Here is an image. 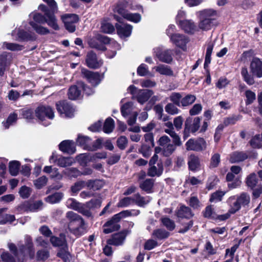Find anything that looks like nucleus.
Listing matches in <instances>:
<instances>
[{"instance_id": "f257e3e1", "label": "nucleus", "mask_w": 262, "mask_h": 262, "mask_svg": "<svg viewBox=\"0 0 262 262\" xmlns=\"http://www.w3.org/2000/svg\"><path fill=\"white\" fill-rule=\"evenodd\" d=\"M66 217L69 221V229L73 234L79 236L86 232L85 223L81 216L70 211L67 212Z\"/></svg>"}, {"instance_id": "f03ea898", "label": "nucleus", "mask_w": 262, "mask_h": 262, "mask_svg": "<svg viewBox=\"0 0 262 262\" xmlns=\"http://www.w3.org/2000/svg\"><path fill=\"white\" fill-rule=\"evenodd\" d=\"M200 22L198 30L207 31L214 25V20L219 16V12L214 9H208L199 12Z\"/></svg>"}, {"instance_id": "7ed1b4c3", "label": "nucleus", "mask_w": 262, "mask_h": 262, "mask_svg": "<svg viewBox=\"0 0 262 262\" xmlns=\"http://www.w3.org/2000/svg\"><path fill=\"white\" fill-rule=\"evenodd\" d=\"M8 247L14 257L8 252H4L1 255L3 262H24L26 255L23 245L19 246V249L13 243H8Z\"/></svg>"}, {"instance_id": "20e7f679", "label": "nucleus", "mask_w": 262, "mask_h": 262, "mask_svg": "<svg viewBox=\"0 0 262 262\" xmlns=\"http://www.w3.org/2000/svg\"><path fill=\"white\" fill-rule=\"evenodd\" d=\"M201 118L199 117L192 118L189 117L186 118L184 124L183 132L184 138H187L190 133H195L200 127Z\"/></svg>"}, {"instance_id": "39448f33", "label": "nucleus", "mask_w": 262, "mask_h": 262, "mask_svg": "<svg viewBox=\"0 0 262 262\" xmlns=\"http://www.w3.org/2000/svg\"><path fill=\"white\" fill-rule=\"evenodd\" d=\"M33 21L30 22V25L32 27L36 33L45 35L49 33V30L39 25L38 24H45L46 21V17L42 14L36 13L33 14Z\"/></svg>"}, {"instance_id": "423d86ee", "label": "nucleus", "mask_w": 262, "mask_h": 262, "mask_svg": "<svg viewBox=\"0 0 262 262\" xmlns=\"http://www.w3.org/2000/svg\"><path fill=\"white\" fill-rule=\"evenodd\" d=\"M185 146L187 150L202 151L206 149L207 145L204 138H199L190 139L186 142Z\"/></svg>"}, {"instance_id": "0eeeda50", "label": "nucleus", "mask_w": 262, "mask_h": 262, "mask_svg": "<svg viewBox=\"0 0 262 262\" xmlns=\"http://www.w3.org/2000/svg\"><path fill=\"white\" fill-rule=\"evenodd\" d=\"M168 36L170 38V42L178 48L185 51L186 45L189 42V38L184 34L180 33H173L169 34L168 30Z\"/></svg>"}, {"instance_id": "6e6552de", "label": "nucleus", "mask_w": 262, "mask_h": 262, "mask_svg": "<svg viewBox=\"0 0 262 262\" xmlns=\"http://www.w3.org/2000/svg\"><path fill=\"white\" fill-rule=\"evenodd\" d=\"M227 203L229 207V209L228 213L219 217V219L221 220H225L228 219L231 214L236 213L241 208L238 200L235 195L229 197L227 200Z\"/></svg>"}, {"instance_id": "1a4fd4ad", "label": "nucleus", "mask_w": 262, "mask_h": 262, "mask_svg": "<svg viewBox=\"0 0 262 262\" xmlns=\"http://www.w3.org/2000/svg\"><path fill=\"white\" fill-rule=\"evenodd\" d=\"M56 105L57 111L61 116L69 118L74 116L75 109L67 101H59L56 103Z\"/></svg>"}, {"instance_id": "9d476101", "label": "nucleus", "mask_w": 262, "mask_h": 262, "mask_svg": "<svg viewBox=\"0 0 262 262\" xmlns=\"http://www.w3.org/2000/svg\"><path fill=\"white\" fill-rule=\"evenodd\" d=\"M62 21L67 30L74 32L76 30L75 24L79 21V17L75 14H66L61 16Z\"/></svg>"}, {"instance_id": "9b49d317", "label": "nucleus", "mask_w": 262, "mask_h": 262, "mask_svg": "<svg viewBox=\"0 0 262 262\" xmlns=\"http://www.w3.org/2000/svg\"><path fill=\"white\" fill-rule=\"evenodd\" d=\"M49 161L51 163H56L58 166L62 167L70 166L75 163V160L72 157L63 156L57 157L54 154L50 157Z\"/></svg>"}, {"instance_id": "f8f14e48", "label": "nucleus", "mask_w": 262, "mask_h": 262, "mask_svg": "<svg viewBox=\"0 0 262 262\" xmlns=\"http://www.w3.org/2000/svg\"><path fill=\"white\" fill-rule=\"evenodd\" d=\"M36 116L40 121H43L46 117L50 119L54 117V112L50 106H39L35 110Z\"/></svg>"}, {"instance_id": "ddd939ff", "label": "nucleus", "mask_w": 262, "mask_h": 262, "mask_svg": "<svg viewBox=\"0 0 262 262\" xmlns=\"http://www.w3.org/2000/svg\"><path fill=\"white\" fill-rule=\"evenodd\" d=\"M50 242L54 247H63V251L58 252L57 255L58 257L63 258V256L67 253V247L65 237L61 236L60 237L51 236Z\"/></svg>"}, {"instance_id": "4468645a", "label": "nucleus", "mask_w": 262, "mask_h": 262, "mask_svg": "<svg viewBox=\"0 0 262 262\" xmlns=\"http://www.w3.org/2000/svg\"><path fill=\"white\" fill-rule=\"evenodd\" d=\"M81 73L83 77L93 85L96 86L100 82V75L98 72L89 71L85 69H82Z\"/></svg>"}, {"instance_id": "2eb2a0df", "label": "nucleus", "mask_w": 262, "mask_h": 262, "mask_svg": "<svg viewBox=\"0 0 262 262\" xmlns=\"http://www.w3.org/2000/svg\"><path fill=\"white\" fill-rule=\"evenodd\" d=\"M172 140L165 136V156H169L175 150L176 146L180 144V138L178 137V142L174 141L175 137H171Z\"/></svg>"}, {"instance_id": "dca6fc26", "label": "nucleus", "mask_w": 262, "mask_h": 262, "mask_svg": "<svg viewBox=\"0 0 262 262\" xmlns=\"http://www.w3.org/2000/svg\"><path fill=\"white\" fill-rule=\"evenodd\" d=\"M178 25L185 32L188 34H194L199 31L197 26L191 20H179Z\"/></svg>"}, {"instance_id": "f3484780", "label": "nucleus", "mask_w": 262, "mask_h": 262, "mask_svg": "<svg viewBox=\"0 0 262 262\" xmlns=\"http://www.w3.org/2000/svg\"><path fill=\"white\" fill-rule=\"evenodd\" d=\"M86 63L87 66L90 68L98 69L102 65L103 61L97 58L96 54L94 52L91 51L87 54Z\"/></svg>"}, {"instance_id": "a211bd4d", "label": "nucleus", "mask_w": 262, "mask_h": 262, "mask_svg": "<svg viewBox=\"0 0 262 262\" xmlns=\"http://www.w3.org/2000/svg\"><path fill=\"white\" fill-rule=\"evenodd\" d=\"M115 217L114 215L111 220L107 221L103 226V232L105 234L110 233L115 231L119 230L120 228V226L119 224L120 221L119 219Z\"/></svg>"}, {"instance_id": "6ab92c4d", "label": "nucleus", "mask_w": 262, "mask_h": 262, "mask_svg": "<svg viewBox=\"0 0 262 262\" xmlns=\"http://www.w3.org/2000/svg\"><path fill=\"white\" fill-rule=\"evenodd\" d=\"M250 69L253 74L257 77H262V61L259 58L257 57L253 58L251 62Z\"/></svg>"}, {"instance_id": "aec40b11", "label": "nucleus", "mask_w": 262, "mask_h": 262, "mask_svg": "<svg viewBox=\"0 0 262 262\" xmlns=\"http://www.w3.org/2000/svg\"><path fill=\"white\" fill-rule=\"evenodd\" d=\"M59 149L63 152L73 154L76 151L74 142L72 140H64L59 145Z\"/></svg>"}, {"instance_id": "412c9836", "label": "nucleus", "mask_w": 262, "mask_h": 262, "mask_svg": "<svg viewBox=\"0 0 262 262\" xmlns=\"http://www.w3.org/2000/svg\"><path fill=\"white\" fill-rule=\"evenodd\" d=\"M116 27L118 34L121 37H128L130 36L133 29L131 25L125 24H116Z\"/></svg>"}, {"instance_id": "4be33fe9", "label": "nucleus", "mask_w": 262, "mask_h": 262, "mask_svg": "<svg viewBox=\"0 0 262 262\" xmlns=\"http://www.w3.org/2000/svg\"><path fill=\"white\" fill-rule=\"evenodd\" d=\"M153 92L150 90H139L137 96V99L140 104H144L153 94Z\"/></svg>"}, {"instance_id": "5701e85b", "label": "nucleus", "mask_w": 262, "mask_h": 262, "mask_svg": "<svg viewBox=\"0 0 262 262\" xmlns=\"http://www.w3.org/2000/svg\"><path fill=\"white\" fill-rule=\"evenodd\" d=\"M11 61V56L6 53L0 55V76L4 75L6 67L9 65Z\"/></svg>"}, {"instance_id": "b1692460", "label": "nucleus", "mask_w": 262, "mask_h": 262, "mask_svg": "<svg viewBox=\"0 0 262 262\" xmlns=\"http://www.w3.org/2000/svg\"><path fill=\"white\" fill-rule=\"evenodd\" d=\"M126 237L124 232H119L113 235L112 238L107 241V244L115 246H119L122 244Z\"/></svg>"}, {"instance_id": "393cba45", "label": "nucleus", "mask_w": 262, "mask_h": 262, "mask_svg": "<svg viewBox=\"0 0 262 262\" xmlns=\"http://www.w3.org/2000/svg\"><path fill=\"white\" fill-rule=\"evenodd\" d=\"M154 165L155 164L150 165V167L148 170L147 175L149 177H159L162 174L163 166L162 162L160 161V162L158 163V168Z\"/></svg>"}, {"instance_id": "a878e982", "label": "nucleus", "mask_w": 262, "mask_h": 262, "mask_svg": "<svg viewBox=\"0 0 262 262\" xmlns=\"http://www.w3.org/2000/svg\"><path fill=\"white\" fill-rule=\"evenodd\" d=\"M188 165L190 170L195 171L200 167V161L198 156L191 155L188 158Z\"/></svg>"}, {"instance_id": "bb28decb", "label": "nucleus", "mask_w": 262, "mask_h": 262, "mask_svg": "<svg viewBox=\"0 0 262 262\" xmlns=\"http://www.w3.org/2000/svg\"><path fill=\"white\" fill-rule=\"evenodd\" d=\"M6 208L0 209V225H4L7 223H11L15 220L14 215L3 214Z\"/></svg>"}, {"instance_id": "cd10ccee", "label": "nucleus", "mask_w": 262, "mask_h": 262, "mask_svg": "<svg viewBox=\"0 0 262 262\" xmlns=\"http://www.w3.org/2000/svg\"><path fill=\"white\" fill-rule=\"evenodd\" d=\"M248 158V155L244 152L235 151L230 155L229 161L231 163L243 161Z\"/></svg>"}, {"instance_id": "c85d7f7f", "label": "nucleus", "mask_w": 262, "mask_h": 262, "mask_svg": "<svg viewBox=\"0 0 262 262\" xmlns=\"http://www.w3.org/2000/svg\"><path fill=\"white\" fill-rule=\"evenodd\" d=\"M91 139L88 136L79 135L76 140L77 144L82 147L84 149L88 150Z\"/></svg>"}, {"instance_id": "c756f323", "label": "nucleus", "mask_w": 262, "mask_h": 262, "mask_svg": "<svg viewBox=\"0 0 262 262\" xmlns=\"http://www.w3.org/2000/svg\"><path fill=\"white\" fill-rule=\"evenodd\" d=\"M177 215L179 217L189 218L192 216V214L190 208L182 205L178 210Z\"/></svg>"}, {"instance_id": "7c9ffc66", "label": "nucleus", "mask_w": 262, "mask_h": 262, "mask_svg": "<svg viewBox=\"0 0 262 262\" xmlns=\"http://www.w3.org/2000/svg\"><path fill=\"white\" fill-rule=\"evenodd\" d=\"M133 203L138 206L143 207L149 202L148 198L142 196L139 193L135 194L133 196Z\"/></svg>"}, {"instance_id": "2f4dec72", "label": "nucleus", "mask_w": 262, "mask_h": 262, "mask_svg": "<svg viewBox=\"0 0 262 262\" xmlns=\"http://www.w3.org/2000/svg\"><path fill=\"white\" fill-rule=\"evenodd\" d=\"M43 203L41 201H38L33 204H29L28 203H25L23 205V207L26 211L35 212L40 209Z\"/></svg>"}, {"instance_id": "473e14b6", "label": "nucleus", "mask_w": 262, "mask_h": 262, "mask_svg": "<svg viewBox=\"0 0 262 262\" xmlns=\"http://www.w3.org/2000/svg\"><path fill=\"white\" fill-rule=\"evenodd\" d=\"M63 197V194L62 192H57L48 196L46 198L45 201L51 204H55L59 203Z\"/></svg>"}, {"instance_id": "72a5a7b5", "label": "nucleus", "mask_w": 262, "mask_h": 262, "mask_svg": "<svg viewBox=\"0 0 262 262\" xmlns=\"http://www.w3.org/2000/svg\"><path fill=\"white\" fill-rule=\"evenodd\" d=\"M140 213V211L139 210H124L120 213L115 214V217L118 219H119L120 221L122 218L126 217L127 216H137Z\"/></svg>"}, {"instance_id": "f704fd0d", "label": "nucleus", "mask_w": 262, "mask_h": 262, "mask_svg": "<svg viewBox=\"0 0 262 262\" xmlns=\"http://www.w3.org/2000/svg\"><path fill=\"white\" fill-rule=\"evenodd\" d=\"M103 183L99 180H89L86 182V186L89 189H92L94 190H99L103 186Z\"/></svg>"}, {"instance_id": "c9c22d12", "label": "nucleus", "mask_w": 262, "mask_h": 262, "mask_svg": "<svg viewBox=\"0 0 262 262\" xmlns=\"http://www.w3.org/2000/svg\"><path fill=\"white\" fill-rule=\"evenodd\" d=\"M214 47V43L212 41H209L207 43V47L206 50V53L205 56V60L204 63V68H206V67L211 62V55L212 52L213 48Z\"/></svg>"}, {"instance_id": "e433bc0d", "label": "nucleus", "mask_w": 262, "mask_h": 262, "mask_svg": "<svg viewBox=\"0 0 262 262\" xmlns=\"http://www.w3.org/2000/svg\"><path fill=\"white\" fill-rule=\"evenodd\" d=\"M46 17L48 18L46 19V21L48 25L52 27L53 29L57 30L59 29V26L57 23V20L53 14L50 13H46Z\"/></svg>"}, {"instance_id": "4c0bfd02", "label": "nucleus", "mask_w": 262, "mask_h": 262, "mask_svg": "<svg viewBox=\"0 0 262 262\" xmlns=\"http://www.w3.org/2000/svg\"><path fill=\"white\" fill-rule=\"evenodd\" d=\"M23 245V244H21ZM19 246H21V245H18ZM25 247L24 248V252L26 250V247H27V250L29 253V256L30 258H32L34 257V251L33 250V244L32 242V239L30 236H26L25 237V246L23 245ZM26 254V253H25Z\"/></svg>"}, {"instance_id": "58836bf2", "label": "nucleus", "mask_w": 262, "mask_h": 262, "mask_svg": "<svg viewBox=\"0 0 262 262\" xmlns=\"http://www.w3.org/2000/svg\"><path fill=\"white\" fill-rule=\"evenodd\" d=\"M81 91L79 90L76 85H73L69 88L68 96L71 100L77 99L80 95Z\"/></svg>"}, {"instance_id": "ea45409f", "label": "nucleus", "mask_w": 262, "mask_h": 262, "mask_svg": "<svg viewBox=\"0 0 262 262\" xmlns=\"http://www.w3.org/2000/svg\"><path fill=\"white\" fill-rule=\"evenodd\" d=\"M241 206H246L249 205L250 202V196L247 193L243 192L239 195L236 196Z\"/></svg>"}, {"instance_id": "a19ab883", "label": "nucleus", "mask_w": 262, "mask_h": 262, "mask_svg": "<svg viewBox=\"0 0 262 262\" xmlns=\"http://www.w3.org/2000/svg\"><path fill=\"white\" fill-rule=\"evenodd\" d=\"M154 181L151 179H146L140 183V188L147 192H149L153 186Z\"/></svg>"}, {"instance_id": "79ce46f5", "label": "nucleus", "mask_w": 262, "mask_h": 262, "mask_svg": "<svg viewBox=\"0 0 262 262\" xmlns=\"http://www.w3.org/2000/svg\"><path fill=\"white\" fill-rule=\"evenodd\" d=\"M62 173L70 178H77L81 175L80 171L74 167L67 168L62 171Z\"/></svg>"}, {"instance_id": "37998d69", "label": "nucleus", "mask_w": 262, "mask_h": 262, "mask_svg": "<svg viewBox=\"0 0 262 262\" xmlns=\"http://www.w3.org/2000/svg\"><path fill=\"white\" fill-rule=\"evenodd\" d=\"M221 162V156L219 153L213 154L210 158L209 168H214L217 167Z\"/></svg>"}, {"instance_id": "c03bdc74", "label": "nucleus", "mask_w": 262, "mask_h": 262, "mask_svg": "<svg viewBox=\"0 0 262 262\" xmlns=\"http://www.w3.org/2000/svg\"><path fill=\"white\" fill-rule=\"evenodd\" d=\"M48 179L45 176L33 181L34 185L36 188L40 189L46 185Z\"/></svg>"}, {"instance_id": "a18cd8bd", "label": "nucleus", "mask_w": 262, "mask_h": 262, "mask_svg": "<svg viewBox=\"0 0 262 262\" xmlns=\"http://www.w3.org/2000/svg\"><path fill=\"white\" fill-rule=\"evenodd\" d=\"M196 97L193 95H187L182 98L181 100V106H187L192 104L195 100Z\"/></svg>"}, {"instance_id": "49530a36", "label": "nucleus", "mask_w": 262, "mask_h": 262, "mask_svg": "<svg viewBox=\"0 0 262 262\" xmlns=\"http://www.w3.org/2000/svg\"><path fill=\"white\" fill-rule=\"evenodd\" d=\"M242 116L240 115H233L231 117L225 118L223 125L227 126L229 125L234 124L237 121L242 119Z\"/></svg>"}, {"instance_id": "de8ad7c7", "label": "nucleus", "mask_w": 262, "mask_h": 262, "mask_svg": "<svg viewBox=\"0 0 262 262\" xmlns=\"http://www.w3.org/2000/svg\"><path fill=\"white\" fill-rule=\"evenodd\" d=\"M258 183V179L256 175L253 173L250 174L247 178L246 180V183L249 187L251 189H253L257 185Z\"/></svg>"}, {"instance_id": "09e8293b", "label": "nucleus", "mask_w": 262, "mask_h": 262, "mask_svg": "<svg viewBox=\"0 0 262 262\" xmlns=\"http://www.w3.org/2000/svg\"><path fill=\"white\" fill-rule=\"evenodd\" d=\"M114 128V121L111 118H108L106 119L104 125L103 131L104 133L108 134L111 133Z\"/></svg>"}, {"instance_id": "8fccbe9b", "label": "nucleus", "mask_w": 262, "mask_h": 262, "mask_svg": "<svg viewBox=\"0 0 262 262\" xmlns=\"http://www.w3.org/2000/svg\"><path fill=\"white\" fill-rule=\"evenodd\" d=\"M226 191H216V192L211 194L210 198V201L211 202H218L222 201L223 197L226 194Z\"/></svg>"}, {"instance_id": "3c124183", "label": "nucleus", "mask_w": 262, "mask_h": 262, "mask_svg": "<svg viewBox=\"0 0 262 262\" xmlns=\"http://www.w3.org/2000/svg\"><path fill=\"white\" fill-rule=\"evenodd\" d=\"M19 166V163L16 161L9 163V172L12 176H15L18 174Z\"/></svg>"}, {"instance_id": "603ef678", "label": "nucleus", "mask_w": 262, "mask_h": 262, "mask_svg": "<svg viewBox=\"0 0 262 262\" xmlns=\"http://www.w3.org/2000/svg\"><path fill=\"white\" fill-rule=\"evenodd\" d=\"M17 119V115L15 113H11L8 116L6 121L3 122V125L6 129H7L9 126L12 125L16 122Z\"/></svg>"}, {"instance_id": "864d4df0", "label": "nucleus", "mask_w": 262, "mask_h": 262, "mask_svg": "<svg viewBox=\"0 0 262 262\" xmlns=\"http://www.w3.org/2000/svg\"><path fill=\"white\" fill-rule=\"evenodd\" d=\"M173 124L170 122L165 123V126L168 128L167 129H165V132L168 134L170 137H175L174 141L178 142L179 136L173 130Z\"/></svg>"}, {"instance_id": "5fc2aeb1", "label": "nucleus", "mask_w": 262, "mask_h": 262, "mask_svg": "<svg viewBox=\"0 0 262 262\" xmlns=\"http://www.w3.org/2000/svg\"><path fill=\"white\" fill-rule=\"evenodd\" d=\"M66 204L68 208L78 211L81 203L78 202L73 198H70L67 200Z\"/></svg>"}, {"instance_id": "6e6d98bb", "label": "nucleus", "mask_w": 262, "mask_h": 262, "mask_svg": "<svg viewBox=\"0 0 262 262\" xmlns=\"http://www.w3.org/2000/svg\"><path fill=\"white\" fill-rule=\"evenodd\" d=\"M101 30L105 33H111L115 31L114 26L108 22L103 21L101 23Z\"/></svg>"}, {"instance_id": "4d7b16f0", "label": "nucleus", "mask_w": 262, "mask_h": 262, "mask_svg": "<svg viewBox=\"0 0 262 262\" xmlns=\"http://www.w3.org/2000/svg\"><path fill=\"white\" fill-rule=\"evenodd\" d=\"M124 18L129 21L138 23L141 20V16L140 14L138 13H131L127 12Z\"/></svg>"}, {"instance_id": "13d9d810", "label": "nucleus", "mask_w": 262, "mask_h": 262, "mask_svg": "<svg viewBox=\"0 0 262 262\" xmlns=\"http://www.w3.org/2000/svg\"><path fill=\"white\" fill-rule=\"evenodd\" d=\"M165 109L167 113L171 115H177L180 112V110L176 106V104L171 103H168L166 105Z\"/></svg>"}, {"instance_id": "bf43d9fd", "label": "nucleus", "mask_w": 262, "mask_h": 262, "mask_svg": "<svg viewBox=\"0 0 262 262\" xmlns=\"http://www.w3.org/2000/svg\"><path fill=\"white\" fill-rule=\"evenodd\" d=\"M20 111L23 118L27 120H31L33 118V110L32 109L29 108H24Z\"/></svg>"}, {"instance_id": "052dcab7", "label": "nucleus", "mask_w": 262, "mask_h": 262, "mask_svg": "<svg viewBox=\"0 0 262 262\" xmlns=\"http://www.w3.org/2000/svg\"><path fill=\"white\" fill-rule=\"evenodd\" d=\"M133 203V196L125 197L119 201L117 206L119 207H126Z\"/></svg>"}, {"instance_id": "680f3d73", "label": "nucleus", "mask_w": 262, "mask_h": 262, "mask_svg": "<svg viewBox=\"0 0 262 262\" xmlns=\"http://www.w3.org/2000/svg\"><path fill=\"white\" fill-rule=\"evenodd\" d=\"M246 97V105H249L253 102L256 99V95L255 93L251 90H247L245 93Z\"/></svg>"}, {"instance_id": "e2e57ef3", "label": "nucleus", "mask_w": 262, "mask_h": 262, "mask_svg": "<svg viewBox=\"0 0 262 262\" xmlns=\"http://www.w3.org/2000/svg\"><path fill=\"white\" fill-rule=\"evenodd\" d=\"M101 201L99 199H92L89 202L86 203V206L91 209L96 208H99L101 206Z\"/></svg>"}, {"instance_id": "0e129e2a", "label": "nucleus", "mask_w": 262, "mask_h": 262, "mask_svg": "<svg viewBox=\"0 0 262 262\" xmlns=\"http://www.w3.org/2000/svg\"><path fill=\"white\" fill-rule=\"evenodd\" d=\"M169 99L177 106H181L182 96L179 93H172L169 97Z\"/></svg>"}, {"instance_id": "69168bd1", "label": "nucleus", "mask_w": 262, "mask_h": 262, "mask_svg": "<svg viewBox=\"0 0 262 262\" xmlns=\"http://www.w3.org/2000/svg\"><path fill=\"white\" fill-rule=\"evenodd\" d=\"M132 103L131 102L126 103L122 106L121 112L123 117H125L130 114L132 111Z\"/></svg>"}, {"instance_id": "338daca9", "label": "nucleus", "mask_w": 262, "mask_h": 262, "mask_svg": "<svg viewBox=\"0 0 262 262\" xmlns=\"http://www.w3.org/2000/svg\"><path fill=\"white\" fill-rule=\"evenodd\" d=\"M3 47L11 51H20L22 49V46L14 43L4 42Z\"/></svg>"}, {"instance_id": "774afa93", "label": "nucleus", "mask_w": 262, "mask_h": 262, "mask_svg": "<svg viewBox=\"0 0 262 262\" xmlns=\"http://www.w3.org/2000/svg\"><path fill=\"white\" fill-rule=\"evenodd\" d=\"M127 143V139L124 136L120 137L117 141L118 147L121 150H123L126 148Z\"/></svg>"}]
</instances>
